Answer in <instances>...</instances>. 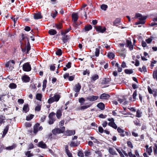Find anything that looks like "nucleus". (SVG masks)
<instances>
[{
  "instance_id": "obj_62",
  "label": "nucleus",
  "mask_w": 157,
  "mask_h": 157,
  "mask_svg": "<svg viewBox=\"0 0 157 157\" xmlns=\"http://www.w3.org/2000/svg\"><path fill=\"white\" fill-rule=\"evenodd\" d=\"M71 63L70 62L68 63L66 65V67L68 68H70L71 67Z\"/></svg>"
},
{
  "instance_id": "obj_21",
  "label": "nucleus",
  "mask_w": 157,
  "mask_h": 157,
  "mask_svg": "<svg viewBox=\"0 0 157 157\" xmlns=\"http://www.w3.org/2000/svg\"><path fill=\"white\" fill-rule=\"evenodd\" d=\"M108 152L110 154L113 155H117V154L116 152V151L112 147H109L108 149Z\"/></svg>"
},
{
  "instance_id": "obj_32",
  "label": "nucleus",
  "mask_w": 157,
  "mask_h": 157,
  "mask_svg": "<svg viewBox=\"0 0 157 157\" xmlns=\"http://www.w3.org/2000/svg\"><path fill=\"white\" fill-rule=\"evenodd\" d=\"M23 110L25 112V113H27L29 111V108L28 107V105L26 104L24 105L23 108Z\"/></svg>"
},
{
  "instance_id": "obj_2",
  "label": "nucleus",
  "mask_w": 157,
  "mask_h": 157,
  "mask_svg": "<svg viewBox=\"0 0 157 157\" xmlns=\"http://www.w3.org/2000/svg\"><path fill=\"white\" fill-rule=\"evenodd\" d=\"M94 27L96 31L99 33H104L106 30L105 27L101 26H94Z\"/></svg>"
},
{
  "instance_id": "obj_37",
  "label": "nucleus",
  "mask_w": 157,
  "mask_h": 157,
  "mask_svg": "<svg viewBox=\"0 0 157 157\" xmlns=\"http://www.w3.org/2000/svg\"><path fill=\"white\" fill-rule=\"evenodd\" d=\"M34 116V115L32 114H31L29 115H28V116H26V120L27 121H29L32 119Z\"/></svg>"
},
{
  "instance_id": "obj_44",
  "label": "nucleus",
  "mask_w": 157,
  "mask_h": 157,
  "mask_svg": "<svg viewBox=\"0 0 157 157\" xmlns=\"http://www.w3.org/2000/svg\"><path fill=\"white\" fill-rule=\"evenodd\" d=\"M124 73L126 74H132L133 71L132 70L126 69L124 70Z\"/></svg>"
},
{
  "instance_id": "obj_13",
  "label": "nucleus",
  "mask_w": 157,
  "mask_h": 157,
  "mask_svg": "<svg viewBox=\"0 0 157 157\" xmlns=\"http://www.w3.org/2000/svg\"><path fill=\"white\" fill-rule=\"evenodd\" d=\"M6 120V117L4 115H0V126H1L2 124H4L5 123V120Z\"/></svg>"
},
{
  "instance_id": "obj_28",
  "label": "nucleus",
  "mask_w": 157,
  "mask_h": 157,
  "mask_svg": "<svg viewBox=\"0 0 157 157\" xmlns=\"http://www.w3.org/2000/svg\"><path fill=\"white\" fill-rule=\"evenodd\" d=\"M48 33L50 35H54L56 34L57 33L56 31L54 29H50L49 31H48Z\"/></svg>"
},
{
  "instance_id": "obj_31",
  "label": "nucleus",
  "mask_w": 157,
  "mask_h": 157,
  "mask_svg": "<svg viewBox=\"0 0 157 157\" xmlns=\"http://www.w3.org/2000/svg\"><path fill=\"white\" fill-rule=\"evenodd\" d=\"M107 56L109 58L113 59L115 57V55L114 53L112 52H109L108 53Z\"/></svg>"
},
{
  "instance_id": "obj_48",
  "label": "nucleus",
  "mask_w": 157,
  "mask_h": 157,
  "mask_svg": "<svg viewBox=\"0 0 157 157\" xmlns=\"http://www.w3.org/2000/svg\"><path fill=\"white\" fill-rule=\"evenodd\" d=\"M41 109V105H38L35 108V111L37 112H39Z\"/></svg>"
},
{
  "instance_id": "obj_5",
  "label": "nucleus",
  "mask_w": 157,
  "mask_h": 157,
  "mask_svg": "<svg viewBox=\"0 0 157 157\" xmlns=\"http://www.w3.org/2000/svg\"><path fill=\"white\" fill-rule=\"evenodd\" d=\"M110 97V95L105 93H103L101 94L99 97V98L100 99L107 101Z\"/></svg>"
},
{
  "instance_id": "obj_25",
  "label": "nucleus",
  "mask_w": 157,
  "mask_h": 157,
  "mask_svg": "<svg viewBox=\"0 0 157 157\" xmlns=\"http://www.w3.org/2000/svg\"><path fill=\"white\" fill-rule=\"evenodd\" d=\"M136 92H136V90L134 91L133 94H132V97H130L129 98V100L130 101H135L136 99V96L137 94H136Z\"/></svg>"
},
{
  "instance_id": "obj_49",
  "label": "nucleus",
  "mask_w": 157,
  "mask_h": 157,
  "mask_svg": "<svg viewBox=\"0 0 157 157\" xmlns=\"http://www.w3.org/2000/svg\"><path fill=\"white\" fill-rule=\"evenodd\" d=\"M56 115V113L54 112L50 113L48 116L49 119L54 118L53 117L55 116Z\"/></svg>"
},
{
  "instance_id": "obj_7",
  "label": "nucleus",
  "mask_w": 157,
  "mask_h": 157,
  "mask_svg": "<svg viewBox=\"0 0 157 157\" xmlns=\"http://www.w3.org/2000/svg\"><path fill=\"white\" fill-rule=\"evenodd\" d=\"M81 85L79 83H78L76 84L75 86L74 87L73 90L76 93L79 92L80 89L81 88Z\"/></svg>"
},
{
  "instance_id": "obj_9",
  "label": "nucleus",
  "mask_w": 157,
  "mask_h": 157,
  "mask_svg": "<svg viewBox=\"0 0 157 157\" xmlns=\"http://www.w3.org/2000/svg\"><path fill=\"white\" fill-rule=\"evenodd\" d=\"M99 78V76L97 74H94L92 75L91 78H90V80L91 82H94V81L98 80Z\"/></svg>"
},
{
  "instance_id": "obj_34",
  "label": "nucleus",
  "mask_w": 157,
  "mask_h": 157,
  "mask_svg": "<svg viewBox=\"0 0 157 157\" xmlns=\"http://www.w3.org/2000/svg\"><path fill=\"white\" fill-rule=\"evenodd\" d=\"M90 138L91 139L93 140V142L94 143L97 144H100V142L98 140L95 139L93 136H91L90 137Z\"/></svg>"
},
{
  "instance_id": "obj_16",
  "label": "nucleus",
  "mask_w": 157,
  "mask_h": 157,
  "mask_svg": "<svg viewBox=\"0 0 157 157\" xmlns=\"http://www.w3.org/2000/svg\"><path fill=\"white\" fill-rule=\"evenodd\" d=\"M72 19L74 22L77 21L78 18V14L77 13H73L72 14Z\"/></svg>"
},
{
  "instance_id": "obj_47",
  "label": "nucleus",
  "mask_w": 157,
  "mask_h": 157,
  "mask_svg": "<svg viewBox=\"0 0 157 157\" xmlns=\"http://www.w3.org/2000/svg\"><path fill=\"white\" fill-rule=\"evenodd\" d=\"M146 151L147 152L148 155H151V154L152 152V149L151 147H150L149 148H146Z\"/></svg>"
},
{
  "instance_id": "obj_40",
  "label": "nucleus",
  "mask_w": 157,
  "mask_h": 157,
  "mask_svg": "<svg viewBox=\"0 0 157 157\" xmlns=\"http://www.w3.org/2000/svg\"><path fill=\"white\" fill-rule=\"evenodd\" d=\"M53 98L55 101L57 102L59 100L60 98V96L59 95H56L54 96Z\"/></svg>"
},
{
  "instance_id": "obj_50",
  "label": "nucleus",
  "mask_w": 157,
  "mask_h": 157,
  "mask_svg": "<svg viewBox=\"0 0 157 157\" xmlns=\"http://www.w3.org/2000/svg\"><path fill=\"white\" fill-rule=\"evenodd\" d=\"M49 120L48 121V123L49 124H52L56 121V119L54 118L49 119Z\"/></svg>"
},
{
  "instance_id": "obj_36",
  "label": "nucleus",
  "mask_w": 157,
  "mask_h": 157,
  "mask_svg": "<svg viewBox=\"0 0 157 157\" xmlns=\"http://www.w3.org/2000/svg\"><path fill=\"white\" fill-rule=\"evenodd\" d=\"M36 99L38 100L41 101L42 98V95L41 94H37L36 95Z\"/></svg>"
},
{
  "instance_id": "obj_15",
  "label": "nucleus",
  "mask_w": 157,
  "mask_h": 157,
  "mask_svg": "<svg viewBox=\"0 0 157 157\" xmlns=\"http://www.w3.org/2000/svg\"><path fill=\"white\" fill-rule=\"evenodd\" d=\"M126 43L127 46L129 47L130 49L132 50L133 49V46L132 44V43L130 40H126Z\"/></svg>"
},
{
  "instance_id": "obj_35",
  "label": "nucleus",
  "mask_w": 157,
  "mask_h": 157,
  "mask_svg": "<svg viewBox=\"0 0 157 157\" xmlns=\"http://www.w3.org/2000/svg\"><path fill=\"white\" fill-rule=\"evenodd\" d=\"M91 106V104H90L86 105H83L80 107V109L81 110H83L84 109H86L87 108H89Z\"/></svg>"
},
{
  "instance_id": "obj_30",
  "label": "nucleus",
  "mask_w": 157,
  "mask_h": 157,
  "mask_svg": "<svg viewBox=\"0 0 157 157\" xmlns=\"http://www.w3.org/2000/svg\"><path fill=\"white\" fill-rule=\"evenodd\" d=\"M62 40L63 41V43H66L67 42L68 38L67 35H64L62 36Z\"/></svg>"
},
{
  "instance_id": "obj_10",
  "label": "nucleus",
  "mask_w": 157,
  "mask_h": 157,
  "mask_svg": "<svg viewBox=\"0 0 157 157\" xmlns=\"http://www.w3.org/2000/svg\"><path fill=\"white\" fill-rule=\"evenodd\" d=\"M21 79L23 82H29L30 80V77L27 75H25L22 76L21 78Z\"/></svg>"
},
{
  "instance_id": "obj_1",
  "label": "nucleus",
  "mask_w": 157,
  "mask_h": 157,
  "mask_svg": "<svg viewBox=\"0 0 157 157\" xmlns=\"http://www.w3.org/2000/svg\"><path fill=\"white\" fill-rule=\"evenodd\" d=\"M138 24H141L143 25L145 23V20L147 18V17L143 16L141 14L138 13Z\"/></svg>"
},
{
  "instance_id": "obj_27",
  "label": "nucleus",
  "mask_w": 157,
  "mask_h": 157,
  "mask_svg": "<svg viewBox=\"0 0 157 157\" xmlns=\"http://www.w3.org/2000/svg\"><path fill=\"white\" fill-rule=\"evenodd\" d=\"M65 151L68 157H73L72 156L71 153L70 152L69 150H68L67 146L65 147Z\"/></svg>"
},
{
  "instance_id": "obj_18",
  "label": "nucleus",
  "mask_w": 157,
  "mask_h": 157,
  "mask_svg": "<svg viewBox=\"0 0 157 157\" xmlns=\"http://www.w3.org/2000/svg\"><path fill=\"white\" fill-rule=\"evenodd\" d=\"M62 116V109H58L57 111H56V117L58 119H59Z\"/></svg>"
},
{
  "instance_id": "obj_52",
  "label": "nucleus",
  "mask_w": 157,
  "mask_h": 157,
  "mask_svg": "<svg viewBox=\"0 0 157 157\" xmlns=\"http://www.w3.org/2000/svg\"><path fill=\"white\" fill-rule=\"evenodd\" d=\"M85 101V100L83 97H82L79 99V102L81 104V105L83 104Z\"/></svg>"
},
{
  "instance_id": "obj_54",
  "label": "nucleus",
  "mask_w": 157,
  "mask_h": 157,
  "mask_svg": "<svg viewBox=\"0 0 157 157\" xmlns=\"http://www.w3.org/2000/svg\"><path fill=\"white\" fill-rule=\"evenodd\" d=\"M153 77L154 78L156 79L157 80V70L154 71L153 73Z\"/></svg>"
},
{
  "instance_id": "obj_63",
  "label": "nucleus",
  "mask_w": 157,
  "mask_h": 157,
  "mask_svg": "<svg viewBox=\"0 0 157 157\" xmlns=\"http://www.w3.org/2000/svg\"><path fill=\"white\" fill-rule=\"evenodd\" d=\"M127 144H128V146L129 147L131 148H132V147H133L132 145L131 142H130V141H128Z\"/></svg>"
},
{
  "instance_id": "obj_55",
  "label": "nucleus",
  "mask_w": 157,
  "mask_h": 157,
  "mask_svg": "<svg viewBox=\"0 0 157 157\" xmlns=\"http://www.w3.org/2000/svg\"><path fill=\"white\" fill-rule=\"evenodd\" d=\"M78 155L79 157H84L83 153L82 151H78Z\"/></svg>"
},
{
  "instance_id": "obj_12",
  "label": "nucleus",
  "mask_w": 157,
  "mask_h": 157,
  "mask_svg": "<svg viewBox=\"0 0 157 157\" xmlns=\"http://www.w3.org/2000/svg\"><path fill=\"white\" fill-rule=\"evenodd\" d=\"M40 124L39 123H37L35 125L33 126V133L36 134L38 132V131L39 130L38 128L39 127Z\"/></svg>"
},
{
  "instance_id": "obj_53",
  "label": "nucleus",
  "mask_w": 157,
  "mask_h": 157,
  "mask_svg": "<svg viewBox=\"0 0 157 157\" xmlns=\"http://www.w3.org/2000/svg\"><path fill=\"white\" fill-rule=\"evenodd\" d=\"M108 8V6L105 4H102L101 6V9L104 11H105Z\"/></svg>"
},
{
  "instance_id": "obj_38",
  "label": "nucleus",
  "mask_w": 157,
  "mask_h": 157,
  "mask_svg": "<svg viewBox=\"0 0 157 157\" xmlns=\"http://www.w3.org/2000/svg\"><path fill=\"white\" fill-rule=\"evenodd\" d=\"M79 144V143H75L73 141H71L70 143V145L72 147H77Z\"/></svg>"
},
{
  "instance_id": "obj_39",
  "label": "nucleus",
  "mask_w": 157,
  "mask_h": 157,
  "mask_svg": "<svg viewBox=\"0 0 157 157\" xmlns=\"http://www.w3.org/2000/svg\"><path fill=\"white\" fill-rule=\"evenodd\" d=\"M120 22V19L119 18H116L115 21L113 22V25H116L117 24H118Z\"/></svg>"
},
{
  "instance_id": "obj_51",
  "label": "nucleus",
  "mask_w": 157,
  "mask_h": 157,
  "mask_svg": "<svg viewBox=\"0 0 157 157\" xmlns=\"http://www.w3.org/2000/svg\"><path fill=\"white\" fill-rule=\"evenodd\" d=\"M142 70H143V72H144V73L147 72V69L145 66H143V67H142V68H139V70L140 71L142 72Z\"/></svg>"
},
{
  "instance_id": "obj_64",
  "label": "nucleus",
  "mask_w": 157,
  "mask_h": 157,
  "mask_svg": "<svg viewBox=\"0 0 157 157\" xmlns=\"http://www.w3.org/2000/svg\"><path fill=\"white\" fill-rule=\"evenodd\" d=\"M75 77V75L70 76L69 77V81H72L74 80Z\"/></svg>"
},
{
  "instance_id": "obj_58",
  "label": "nucleus",
  "mask_w": 157,
  "mask_h": 157,
  "mask_svg": "<svg viewBox=\"0 0 157 157\" xmlns=\"http://www.w3.org/2000/svg\"><path fill=\"white\" fill-rule=\"evenodd\" d=\"M6 147L3 144L0 145V151H1V152H2L3 150L6 149Z\"/></svg>"
},
{
  "instance_id": "obj_17",
  "label": "nucleus",
  "mask_w": 157,
  "mask_h": 157,
  "mask_svg": "<svg viewBox=\"0 0 157 157\" xmlns=\"http://www.w3.org/2000/svg\"><path fill=\"white\" fill-rule=\"evenodd\" d=\"M38 146L42 148H47V145L43 141L39 142L38 143Z\"/></svg>"
},
{
  "instance_id": "obj_23",
  "label": "nucleus",
  "mask_w": 157,
  "mask_h": 157,
  "mask_svg": "<svg viewBox=\"0 0 157 157\" xmlns=\"http://www.w3.org/2000/svg\"><path fill=\"white\" fill-rule=\"evenodd\" d=\"M54 27H55L57 29H61L63 28L62 24L61 23L59 22L58 24H55V26H53Z\"/></svg>"
},
{
  "instance_id": "obj_6",
  "label": "nucleus",
  "mask_w": 157,
  "mask_h": 157,
  "mask_svg": "<svg viewBox=\"0 0 157 157\" xmlns=\"http://www.w3.org/2000/svg\"><path fill=\"white\" fill-rule=\"evenodd\" d=\"M52 132L53 133L54 136H56V135L60 133H62L63 132L60 130V128H56L53 129H52Z\"/></svg>"
},
{
  "instance_id": "obj_61",
  "label": "nucleus",
  "mask_w": 157,
  "mask_h": 157,
  "mask_svg": "<svg viewBox=\"0 0 157 157\" xmlns=\"http://www.w3.org/2000/svg\"><path fill=\"white\" fill-rule=\"evenodd\" d=\"M128 155L130 157H136L135 155L132 154L131 152H129V153H128Z\"/></svg>"
},
{
  "instance_id": "obj_14",
  "label": "nucleus",
  "mask_w": 157,
  "mask_h": 157,
  "mask_svg": "<svg viewBox=\"0 0 157 157\" xmlns=\"http://www.w3.org/2000/svg\"><path fill=\"white\" fill-rule=\"evenodd\" d=\"M42 18L40 12H38L34 14V19H40Z\"/></svg>"
},
{
  "instance_id": "obj_33",
  "label": "nucleus",
  "mask_w": 157,
  "mask_h": 157,
  "mask_svg": "<svg viewBox=\"0 0 157 157\" xmlns=\"http://www.w3.org/2000/svg\"><path fill=\"white\" fill-rule=\"evenodd\" d=\"M9 87L10 89H16L17 87V85L16 84L12 82L10 84Z\"/></svg>"
},
{
  "instance_id": "obj_29",
  "label": "nucleus",
  "mask_w": 157,
  "mask_h": 157,
  "mask_svg": "<svg viewBox=\"0 0 157 157\" xmlns=\"http://www.w3.org/2000/svg\"><path fill=\"white\" fill-rule=\"evenodd\" d=\"M110 81V79L109 78H104L102 80V84H106L109 83Z\"/></svg>"
},
{
  "instance_id": "obj_45",
  "label": "nucleus",
  "mask_w": 157,
  "mask_h": 157,
  "mask_svg": "<svg viewBox=\"0 0 157 157\" xmlns=\"http://www.w3.org/2000/svg\"><path fill=\"white\" fill-rule=\"evenodd\" d=\"M55 101L54 100L53 97H52L48 99V102L49 104H51Z\"/></svg>"
},
{
  "instance_id": "obj_60",
  "label": "nucleus",
  "mask_w": 157,
  "mask_h": 157,
  "mask_svg": "<svg viewBox=\"0 0 157 157\" xmlns=\"http://www.w3.org/2000/svg\"><path fill=\"white\" fill-rule=\"evenodd\" d=\"M107 116L106 115H104L102 114H100L99 115V117L100 118L104 119V118H105Z\"/></svg>"
},
{
  "instance_id": "obj_42",
  "label": "nucleus",
  "mask_w": 157,
  "mask_h": 157,
  "mask_svg": "<svg viewBox=\"0 0 157 157\" xmlns=\"http://www.w3.org/2000/svg\"><path fill=\"white\" fill-rule=\"evenodd\" d=\"M25 155L27 157H31L33 156V154L30 153V151H28L26 152Z\"/></svg>"
},
{
  "instance_id": "obj_43",
  "label": "nucleus",
  "mask_w": 157,
  "mask_h": 157,
  "mask_svg": "<svg viewBox=\"0 0 157 157\" xmlns=\"http://www.w3.org/2000/svg\"><path fill=\"white\" fill-rule=\"evenodd\" d=\"M100 53V49L99 48H96L95 52V55L96 57H98Z\"/></svg>"
},
{
  "instance_id": "obj_22",
  "label": "nucleus",
  "mask_w": 157,
  "mask_h": 157,
  "mask_svg": "<svg viewBox=\"0 0 157 157\" xmlns=\"http://www.w3.org/2000/svg\"><path fill=\"white\" fill-rule=\"evenodd\" d=\"M97 106L98 108H99L100 109H101L102 110H104L105 109V105L104 104L101 102L98 103L97 105Z\"/></svg>"
},
{
  "instance_id": "obj_4",
  "label": "nucleus",
  "mask_w": 157,
  "mask_h": 157,
  "mask_svg": "<svg viewBox=\"0 0 157 157\" xmlns=\"http://www.w3.org/2000/svg\"><path fill=\"white\" fill-rule=\"evenodd\" d=\"M63 133L64 135L67 136H70L72 135H75V131L74 130H67L65 131Z\"/></svg>"
},
{
  "instance_id": "obj_57",
  "label": "nucleus",
  "mask_w": 157,
  "mask_h": 157,
  "mask_svg": "<svg viewBox=\"0 0 157 157\" xmlns=\"http://www.w3.org/2000/svg\"><path fill=\"white\" fill-rule=\"evenodd\" d=\"M86 74H87L88 75H89L90 74V72L89 70H88L87 69H86V70L83 71V75H86Z\"/></svg>"
},
{
  "instance_id": "obj_59",
  "label": "nucleus",
  "mask_w": 157,
  "mask_h": 157,
  "mask_svg": "<svg viewBox=\"0 0 157 157\" xmlns=\"http://www.w3.org/2000/svg\"><path fill=\"white\" fill-rule=\"evenodd\" d=\"M98 130L100 133H102L103 132L104 130L100 126L98 128Z\"/></svg>"
},
{
  "instance_id": "obj_3",
  "label": "nucleus",
  "mask_w": 157,
  "mask_h": 157,
  "mask_svg": "<svg viewBox=\"0 0 157 157\" xmlns=\"http://www.w3.org/2000/svg\"><path fill=\"white\" fill-rule=\"evenodd\" d=\"M23 69L24 71L29 72L31 71V67L29 63H26L23 64Z\"/></svg>"
},
{
  "instance_id": "obj_41",
  "label": "nucleus",
  "mask_w": 157,
  "mask_h": 157,
  "mask_svg": "<svg viewBox=\"0 0 157 157\" xmlns=\"http://www.w3.org/2000/svg\"><path fill=\"white\" fill-rule=\"evenodd\" d=\"M56 55L58 56H61L62 55V50L60 49H58L57 51L56 52Z\"/></svg>"
},
{
  "instance_id": "obj_8",
  "label": "nucleus",
  "mask_w": 157,
  "mask_h": 157,
  "mask_svg": "<svg viewBox=\"0 0 157 157\" xmlns=\"http://www.w3.org/2000/svg\"><path fill=\"white\" fill-rule=\"evenodd\" d=\"M92 29V26L90 24H87L84 26L83 29H82V32H86L91 30Z\"/></svg>"
},
{
  "instance_id": "obj_26",
  "label": "nucleus",
  "mask_w": 157,
  "mask_h": 157,
  "mask_svg": "<svg viewBox=\"0 0 157 157\" xmlns=\"http://www.w3.org/2000/svg\"><path fill=\"white\" fill-rule=\"evenodd\" d=\"M17 147V145L15 144H13L11 146H8L6 148V150H11L13 149L16 148V147Z\"/></svg>"
},
{
  "instance_id": "obj_46",
  "label": "nucleus",
  "mask_w": 157,
  "mask_h": 157,
  "mask_svg": "<svg viewBox=\"0 0 157 157\" xmlns=\"http://www.w3.org/2000/svg\"><path fill=\"white\" fill-rule=\"evenodd\" d=\"M47 80L46 79H44L43 80V85H42V89H45L46 87V84H47Z\"/></svg>"
},
{
  "instance_id": "obj_56",
  "label": "nucleus",
  "mask_w": 157,
  "mask_h": 157,
  "mask_svg": "<svg viewBox=\"0 0 157 157\" xmlns=\"http://www.w3.org/2000/svg\"><path fill=\"white\" fill-rule=\"evenodd\" d=\"M154 152L155 154H157V145L156 144H154Z\"/></svg>"
},
{
  "instance_id": "obj_20",
  "label": "nucleus",
  "mask_w": 157,
  "mask_h": 157,
  "mask_svg": "<svg viewBox=\"0 0 157 157\" xmlns=\"http://www.w3.org/2000/svg\"><path fill=\"white\" fill-rule=\"evenodd\" d=\"M21 39H19L20 43V44H21V45H22V40H24L25 39L28 40L29 39L26 36V34H25L23 33H21Z\"/></svg>"
},
{
  "instance_id": "obj_19",
  "label": "nucleus",
  "mask_w": 157,
  "mask_h": 157,
  "mask_svg": "<svg viewBox=\"0 0 157 157\" xmlns=\"http://www.w3.org/2000/svg\"><path fill=\"white\" fill-rule=\"evenodd\" d=\"M47 138L48 139L52 140H55L57 139V136H54L53 134L52 133H50L49 134L47 135Z\"/></svg>"
},
{
  "instance_id": "obj_24",
  "label": "nucleus",
  "mask_w": 157,
  "mask_h": 157,
  "mask_svg": "<svg viewBox=\"0 0 157 157\" xmlns=\"http://www.w3.org/2000/svg\"><path fill=\"white\" fill-rule=\"evenodd\" d=\"M9 126L10 125L9 124L6 126V127L3 130L2 136H4L7 133L8 130L9 129Z\"/></svg>"
},
{
  "instance_id": "obj_11",
  "label": "nucleus",
  "mask_w": 157,
  "mask_h": 157,
  "mask_svg": "<svg viewBox=\"0 0 157 157\" xmlns=\"http://www.w3.org/2000/svg\"><path fill=\"white\" fill-rule=\"evenodd\" d=\"M98 96H90L86 98L87 100L90 101H95L97 100L98 98Z\"/></svg>"
}]
</instances>
